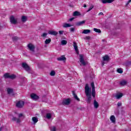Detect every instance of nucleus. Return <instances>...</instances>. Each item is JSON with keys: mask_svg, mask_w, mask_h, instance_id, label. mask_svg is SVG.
<instances>
[{"mask_svg": "<svg viewBox=\"0 0 131 131\" xmlns=\"http://www.w3.org/2000/svg\"><path fill=\"white\" fill-rule=\"evenodd\" d=\"M85 94L88 97L87 103H91L92 101V97L91 96V94H92V89L90 88L89 84H86L85 86Z\"/></svg>", "mask_w": 131, "mask_h": 131, "instance_id": "obj_1", "label": "nucleus"}, {"mask_svg": "<svg viewBox=\"0 0 131 131\" xmlns=\"http://www.w3.org/2000/svg\"><path fill=\"white\" fill-rule=\"evenodd\" d=\"M91 88H92V91L91 92V94L93 97L95 98V97H96V89H95V83H94V82H92L91 84Z\"/></svg>", "mask_w": 131, "mask_h": 131, "instance_id": "obj_2", "label": "nucleus"}, {"mask_svg": "<svg viewBox=\"0 0 131 131\" xmlns=\"http://www.w3.org/2000/svg\"><path fill=\"white\" fill-rule=\"evenodd\" d=\"M71 102V101L70 100V99L68 98V99H63L62 101V104L64 106H67L69 105Z\"/></svg>", "mask_w": 131, "mask_h": 131, "instance_id": "obj_3", "label": "nucleus"}, {"mask_svg": "<svg viewBox=\"0 0 131 131\" xmlns=\"http://www.w3.org/2000/svg\"><path fill=\"white\" fill-rule=\"evenodd\" d=\"M25 103L22 100H20L16 103V107L17 108H23Z\"/></svg>", "mask_w": 131, "mask_h": 131, "instance_id": "obj_4", "label": "nucleus"}, {"mask_svg": "<svg viewBox=\"0 0 131 131\" xmlns=\"http://www.w3.org/2000/svg\"><path fill=\"white\" fill-rule=\"evenodd\" d=\"M27 47L30 51L31 52H34V50H35V47H34V45L32 43H29Z\"/></svg>", "mask_w": 131, "mask_h": 131, "instance_id": "obj_5", "label": "nucleus"}, {"mask_svg": "<svg viewBox=\"0 0 131 131\" xmlns=\"http://www.w3.org/2000/svg\"><path fill=\"white\" fill-rule=\"evenodd\" d=\"M30 97L32 100H34V101H36V100L39 99V97L34 93L31 94Z\"/></svg>", "mask_w": 131, "mask_h": 131, "instance_id": "obj_6", "label": "nucleus"}, {"mask_svg": "<svg viewBox=\"0 0 131 131\" xmlns=\"http://www.w3.org/2000/svg\"><path fill=\"white\" fill-rule=\"evenodd\" d=\"M22 67L26 70V71H29V70H30V68L26 63H23Z\"/></svg>", "mask_w": 131, "mask_h": 131, "instance_id": "obj_7", "label": "nucleus"}, {"mask_svg": "<svg viewBox=\"0 0 131 131\" xmlns=\"http://www.w3.org/2000/svg\"><path fill=\"white\" fill-rule=\"evenodd\" d=\"M10 22L11 24H17V19L15 18L14 16H11L10 18Z\"/></svg>", "mask_w": 131, "mask_h": 131, "instance_id": "obj_8", "label": "nucleus"}, {"mask_svg": "<svg viewBox=\"0 0 131 131\" xmlns=\"http://www.w3.org/2000/svg\"><path fill=\"white\" fill-rule=\"evenodd\" d=\"M80 62L83 66H85L86 63L84 62V59H83V56L82 55H80Z\"/></svg>", "mask_w": 131, "mask_h": 131, "instance_id": "obj_9", "label": "nucleus"}, {"mask_svg": "<svg viewBox=\"0 0 131 131\" xmlns=\"http://www.w3.org/2000/svg\"><path fill=\"white\" fill-rule=\"evenodd\" d=\"M73 47L74 48V50L77 54H79L78 52V47H77V44L76 42H73Z\"/></svg>", "mask_w": 131, "mask_h": 131, "instance_id": "obj_10", "label": "nucleus"}, {"mask_svg": "<svg viewBox=\"0 0 131 131\" xmlns=\"http://www.w3.org/2000/svg\"><path fill=\"white\" fill-rule=\"evenodd\" d=\"M101 2L103 4H111L113 2H114V0H101Z\"/></svg>", "mask_w": 131, "mask_h": 131, "instance_id": "obj_11", "label": "nucleus"}, {"mask_svg": "<svg viewBox=\"0 0 131 131\" xmlns=\"http://www.w3.org/2000/svg\"><path fill=\"white\" fill-rule=\"evenodd\" d=\"M49 34H51V35H57L58 32L55 31H49L48 32Z\"/></svg>", "mask_w": 131, "mask_h": 131, "instance_id": "obj_12", "label": "nucleus"}, {"mask_svg": "<svg viewBox=\"0 0 131 131\" xmlns=\"http://www.w3.org/2000/svg\"><path fill=\"white\" fill-rule=\"evenodd\" d=\"M58 61H66L65 56L62 55L61 57L57 58Z\"/></svg>", "mask_w": 131, "mask_h": 131, "instance_id": "obj_13", "label": "nucleus"}, {"mask_svg": "<svg viewBox=\"0 0 131 131\" xmlns=\"http://www.w3.org/2000/svg\"><path fill=\"white\" fill-rule=\"evenodd\" d=\"M72 94H73V95L74 96V98L75 99V100H76L77 101H78L79 102V101H80V99H79L78 97H77V95H76V94H75V92L72 91Z\"/></svg>", "mask_w": 131, "mask_h": 131, "instance_id": "obj_14", "label": "nucleus"}, {"mask_svg": "<svg viewBox=\"0 0 131 131\" xmlns=\"http://www.w3.org/2000/svg\"><path fill=\"white\" fill-rule=\"evenodd\" d=\"M85 23V20H83L82 21H79L76 24L77 26H81V25H83Z\"/></svg>", "mask_w": 131, "mask_h": 131, "instance_id": "obj_15", "label": "nucleus"}, {"mask_svg": "<svg viewBox=\"0 0 131 131\" xmlns=\"http://www.w3.org/2000/svg\"><path fill=\"white\" fill-rule=\"evenodd\" d=\"M80 15H81L80 12L78 11H75L73 14V16H74V17H77L78 16H80Z\"/></svg>", "mask_w": 131, "mask_h": 131, "instance_id": "obj_16", "label": "nucleus"}, {"mask_svg": "<svg viewBox=\"0 0 131 131\" xmlns=\"http://www.w3.org/2000/svg\"><path fill=\"white\" fill-rule=\"evenodd\" d=\"M127 84V81L125 80H122L120 82V85H122L123 86L124 85H126Z\"/></svg>", "mask_w": 131, "mask_h": 131, "instance_id": "obj_17", "label": "nucleus"}, {"mask_svg": "<svg viewBox=\"0 0 131 131\" xmlns=\"http://www.w3.org/2000/svg\"><path fill=\"white\" fill-rule=\"evenodd\" d=\"M94 107L96 108V109L99 107V103H98V102H97L96 100H94Z\"/></svg>", "mask_w": 131, "mask_h": 131, "instance_id": "obj_18", "label": "nucleus"}, {"mask_svg": "<svg viewBox=\"0 0 131 131\" xmlns=\"http://www.w3.org/2000/svg\"><path fill=\"white\" fill-rule=\"evenodd\" d=\"M110 120L113 122V123H115V117L114 115H112L110 117Z\"/></svg>", "mask_w": 131, "mask_h": 131, "instance_id": "obj_19", "label": "nucleus"}, {"mask_svg": "<svg viewBox=\"0 0 131 131\" xmlns=\"http://www.w3.org/2000/svg\"><path fill=\"white\" fill-rule=\"evenodd\" d=\"M83 34H88L89 33H91V30H84L83 32H82Z\"/></svg>", "mask_w": 131, "mask_h": 131, "instance_id": "obj_20", "label": "nucleus"}, {"mask_svg": "<svg viewBox=\"0 0 131 131\" xmlns=\"http://www.w3.org/2000/svg\"><path fill=\"white\" fill-rule=\"evenodd\" d=\"M63 27L67 28V27H71V25L70 24L64 23L63 24Z\"/></svg>", "mask_w": 131, "mask_h": 131, "instance_id": "obj_21", "label": "nucleus"}, {"mask_svg": "<svg viewBox=\"0 0 131 131\" xmlns=\"http://www.w3.org/2000/svg\"><path fill=\"white\" fill-rule=\"evenodd\" d=\"M21 21L22 22H26L27 21V16H23L21 17Z\"/></svg>", "mask_w": 131, "mask_h": 131, "instance_id": "obj_22", "label": "nucleus"}, {"mask_svg": "<svg viewBox=\"0 0 131 131\" xmlns=\"http://www.w3.org/2000/svg\"><path fill=\"white\" fill-rule=\"evenodd\" d=\"M32 120L34 123H36V122H37V121H38V119H37V118H36L35 117H33L32 118Z\"/></svg>", "mask_w": 131, "mask_h": 131, "instance_id": "obj_23", "label": "nucleus"}, {"mask_svg": "<svg viewBox=\"0 0 131 131\" xmlns=\"http://www.w3.org/2000/svg\"><path fill=\"white\" fill-rule=\"evenodd\" d=\"M51 41H52V39H51V38H48L45 41V43L46 45H48V43H50L51 42Z\"/></svg>", "mask_w": 131, "mask_h": 131, "instance_id": "obj_24", "label": "nucleus"}, {"mask_svg": "<svg viewBox=\"0 0 131 131\" xmlns=\"http://www.w3.org/2000/svg\"><path fill=\"white\" fill-rule=\"evenodd\" d=\"M123 96V94H122V93H120V94H117L116 95V97L117 99H120V98H121Z\"/></svg>", "mask_w": 131, "mask_h": 131, "instance_id": "obj_25", "label": "nucleus"}, {"mask_svg": "<svg viewBox=\"0 0 131 131\" xmlns=\"http://www.w3.org/2000/svg\"><path fill=\"white\" fill-rule=\"evenodd\" d=\"M13 92H14V90H13L12 89H11V88H8L7 89L8 94H12L13 93Z\"/></svg>", "mask_w": 131, "mask_h": 131, "instance_id": "obj_26", "label": "nucleus"}, {"mask_svg": "<svg viewBox=\"0 0 131 131\" xmlns=\"http://www.w3.org/2000/svg\"><path fill=\"white\" fill-rule=\"evenodd\" d=\"M46 118L47 119H51L52 118V114L51 113H47L46 114Z\"/></svg>", "mask_w": 131, "mask_h": 131, "instance_id": "obj_27", "label": "nucleus"}, {"mask_svg": "<svg viewBox=\"0 0 131 131\" xmlns=\"http://www.w3.org/2000/svg\"><path fill=\"white\" fill-rule=\"evenodd\" d=\"M94 31H95V32H97V33H101V31L100 29H97V28H94L93 29Z\"/></svg>", "mask_w": 131, "mask_h": 131, "instance_id": "obj_28", "label": "nucleus"}, {"mask_svg": "<svg viewBox=\"0 0 131 131\" xmlns=\"http://www.w3.org/2000/svg\"><path fill=\"white\" fill-rule=\"evenodd\" d=\"M103 61H109V56L105 55L103 57Z\"/></svg>", "mask_w": 131, "mask_h": 131, "instance_id": "obj_29", "label": "nucleus"}, {"mask_svg": "<svg viewBox=\"0 0 131 131\" xmlns=\"http://www.w3.org/2000/svg\"><path fill=\"white\" fill-rule=\"evenodd\" d=\"M4 78H10V74L9 73H6L4 75Z\"/></svg>", "mask_w": 131, "mask_h": 131, "instance_id": "obj_30", "label": "nucleus"}, {"mask_svg": "<svg viewBox=\"0 0 131 131\" xmlns=\"http://www.w3.org/2000/svg\"><path fill=\"white\" fill-rule=\"evenodd\" d=\"M16 78V75L12 74L9 76L10 79H15Z\"/></svg>", "mask_w": 131, "mask_h": 131, "instance_id": "obj_31", "label": "nucleus"}, {"mask_svg": "<svg viewBox=\"0 0 131 131\" xmlns=\"http://www.w3.org/2000/svg\"><path fill=\"white\" fill-rule=\"evenodd\" d=\"M61 45H62L63 46H64L66 45H67V41L66 40H62L61 41Z\"/></svg>", "mask_w": 131, "mask_h": 131, "instance_id": "obj_32", "label": "nucleus"}, {"mask_svg": "<svg viewBox=\"0 0 131 131\" xmlns=\"http://www.w3.org/2000/svg\"><path fill=\"white\" fill-rule=\"evenodd\" d=\"M19 39V38H18L17 36H14L12 37V40L13 41H16V40H18Z\"/></svg>", "mask_w": 131, "mask_h": 131, "instance_id": "obj_33", "label": "nucleus"}, {"mask_svg": "<svg viewBox=\"0 0 131 131\" xmlns=\"http://www.w3.org/2000/svg\"><path fill=\"white\" fill-rule=\"evenodd\" d=\"M117 72H118V73L121 74V73H123V71H122V69H120V68H119V69H117Z\"/></svg>", "mask_w": 131, "mask_h": 131, "instance_id": "obj_34", "label": "nucleus"}, {"mask_svg": "<svg viewBox=\"0 0 131 131\" xmlns=\"http://www.w3.org/2000/svg\"><path fill=\"white\" fill-rule=\"evenodd\" d=\"M55 74H56V72H55V71H52L50 72V75H51V76H55Z\"/></svg>", "mask_w": 131, "mask_h": 131, "instance_id": "obj_35", "label": "nucleus"}, {"mask_svg": "<svg viewBox=\"0 0 131 131\" xmlns=\"http://www.w3.org/2000/svg\"><path fill=\"white\" fill-rule=\"evenodd\" d=\"M94 9V6L92 5L88 10L87 12H90V11H92Z\"/></svg>", "mask_w": 131, "mask_h": 131, "instance_id": "obj_36", "label": "nucleus"}, {"mask_svg": "<svg viewBox=\"0 0 131 131\" xmlns=\"http://www.w3.org/2000/svg\"><path fill=\"white\" fill-rule=\"evenodd\" d=\"M47 35H48V33H43L41 35V36L42 37H46Z\"/></svg>", "mask_w": 131, "mask_h": 131, "instance_id": "obj_37", "label": "nucleus"}, {"mask_svg": "<svg viewBox=\"0 0 131 131\" xmlns=\"http://www.w3.org/2000/svg\"><path fill=\"white\" fill-rule=\"evenodd\" d=\"M51 131H56V127L53 126L51 128Z\"/></svg>", "mask_w": 131, "mask_h": 131, "instance_id": "obj_38", "label": "nucleus"}, {"mask_svg": "<svg viewBox=\"0 0 131 131\" xmlns=\"http://www.w3.org/2000/svg\"><path fill=\"white\" fill-rule=\"evenodd\" d=\"M122 105V103L121 102H118L117 106L118 107H120Z\"/></svg>", "mask_w": 131, "mask_h": 131, "instance_id": "obj_39", "label": "nucleus"}, {"mask_svg": "<svg viewBox=\"0 0 131 131\" xmlns=\"http://www.w3.org/2000/svg\"><path fill=\"white\" fill-rule=\"evenodd\" d=\"M20 122H21V120H20V119H16V123H20Z\"/></svg>", "mask_w": 131, "mask_h": 131, "instance_id": "obj_40", "label": "nucleus"}, {"mask_svg": "<svg viewBox=\"0 0 131 131\" xmlns=\"http://www.w3.org/2000/svg\"><path fill=\"white\" fill-rule=\"evenodd\" d=\"M71 32H74V31L75 30V29L74 28H72L70 29Z\"/></svg>", "mask_w": 131, "mask_h": 131, "instance_id": "obj_41", "label": "nucleus"}, {"mask_svg": "<svg viewBox=\"0 0 131 131\" xmlns=\"http://www.w3.org/2000/svg\"><path fill=\"white\" fill-rule=\"evenodd\" d=\"M59 33L60 35H62L64 33V31H59Z\"/></svg>", "mask_w": 131, "mask_h": 131, "instance_id": "obj_42", "label": "nucleus"}, {"mask_svg": "<svg viewBox=\"0 0 131 131\" xmlns=\"http://www.w3.org/2000/svg\"><path fill=\"white\" fill-rule=\"evenodd\" d=\"M23 114H18L19 118H21V117H23Z\"/></svg>", "mask_w": 131, "mask_h": 131, "instance_id": "obj_43", "label": "nucleus"}, {"mask_svg": "<svg viewBox=\"0 0 131 131\" xmlns=\"http://www.w3.org/2000/svg\"><path fill=\"white\" fill-rule=\"evenodd\" d=\"M12 120L13 121H17V118H16L15 117H13V118H12Z\"/></svg>", "mask_w": 131, "mask_h": 131, "instance_id": "obj_44", "label": "nucleus"}, {"mask_svg": "<svg viewBox=\"0 0 131 131\" xmlns=\"http://www.w3.org/2000/svg\"><path fill=\"white\" fill-rule=\"evenodd\" d=\"M85 38L86 39H91V37L88 36H86Z\"/></svg>", "mask_w": 131, "mask_h": 131, "instance_id": "obj_45", "label": "nucleus"}, {"mask_svg": "<svg viewBox=\"0 0 131 131\" xmlns=\"http://www.w3.org/2000/svg\"><path fill=\"white\" fill-rule=\"evenodd\" d=\"M104 15V13H103V12H100L99 13V15Z\"/></svg>", "mask_w": 131, "mask_h": 131, "instance_id": "obj_46", "label": "nucleus"}, {"mask_svg": "<svg viewBox=\"0 0 131 131\" xmlns=\"http://www.w3.org/2000/svg\"><path fill=\"white\" fill-rule=\"evenodd\" d=\"M74 18L72 17V18H71L70 19H69V21H73L74 20Z\"/></svg>", "mask_w": 131, "mask_h": 131, "instance_id": "obj_47", "label": "nucleus"}, {"mask_svg": "<svg viewBox=\"0 0 131 131\" xmlns=\"http://www.w3.org/2000/svg\"><path fill=\"white\" fill-rule=\"evenodd\" d=\"M84 8H86V5L85 4H84V6H83Z\"/></svg>", "mask_w": 131, "mask_h": 131, "instance_id": "obj_48", "label": "nucleus"}, {"mask_svg": "<svg viewBox=\"0 0 131 131\" xmlns=\"http://www.w3.org/2000/svg\"><path fill=\"white\" fill-rule=\"evenodd\" d=\"M128 3H131V0H128Z\"/></svg>", "mask_w": 131, "mask_h": 131, "instance_id": "obj_49", "label": "nucleus"}, {"mask_svg": "<svg viewBox=\"0 0 131 131\" xmlns=\"http://www.w3.org/2000/svg\"><path fill=\"white\" fill-rule=\"evenodd\" d=\"M2 129H3V128L1 127V128H0V131H1V130H2Z\"/></svg>", "mask_w": 131, "mask_h": 131, "instance_id": "obj_50", "label": "nucleus"}, {"mask_svg": "<svg viewBox=\"0 0 131 131\" xmlns=\"http://www.w3.org/2000/svg\"><path fill=\"white\" fill-rule=\"evenodd\" d=\"M128 4H129V3H128V1L127 2L126 5H128Z\"/></svg>", "mask_w": 131, "mask_h": 131, "instance_id": "obj_51", "label": "nucleus"}, {"mask_svg": "<svg viewBox=\"0 0 131 131\" xmlns=\"http://www.w3.org/2000/svg\"><path fill=\"white\" fill-rule=\"evenodd\" d=\"M102 66H104V63H102Z\"/></svg>", "mask_w": 131, "mask_h": 131, "instance_id": "obj_52", "label": "nucleus"}]
</instances>
